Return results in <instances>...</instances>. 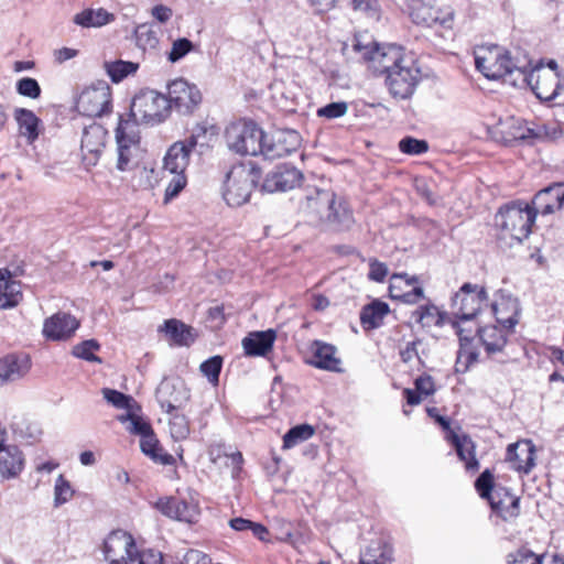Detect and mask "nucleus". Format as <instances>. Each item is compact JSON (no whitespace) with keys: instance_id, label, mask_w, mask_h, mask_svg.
<instances>
[{"instance_id":"nucleus-1","label":"nucleus","mask_w":564,"mask_h":564,"mask_svg":"<svg viewBox=\"0 0 564 564\" xmlns=\"http://www.w3.org/2000/svg\"><path fill=\"white\" fill-rule=\"evenodd\" d=\"M354 50L370 63L375 72L386 75L384 83L393 98L408 99L414 94L422 79L421 69L414 56L402 46H379L377 43L364 45L357 41Z\"/></svg>"},{"instance_id":"nucleus-2","label":"nucleus","mask_w":564,"mask_h":564,"mask_svg":"<svg viewBox=\"0 0 564 564\" xmlns=\"http://www.w3.org/2000/svg\"><path fill=\"white\" fill-rule=\"evenodd\" d=\"M535 220V210L530 205L512 203L500 208L495 221L500 230L501 239H510L518 243L527 239ZM512 245V242H510Z\"/></svg>"},{"instance_id":"nucleus-3","label":"nucleus","mask_w":564,"mask_h":564,"mask_svg":"<svg viewBox=\"0 0 564 564\" xmlns=\"http://www.w3.org/2000/svg\"><path fill=\"white\" fill-rule=\"evenodd\" d=\"M261 177V171L253 164H238L227 173L223 196L229 206H241L250 198L252 189Z\"/></svg>"},{"instance_id":"nucleus-4","label":"nucleus","mask_w":564,"mask_h":564,"mask_svg":"<svg viewBox=\"0 0 564 564\" xmlns=\"http://www.w3.org/2000/svg\"><path fill=\"white\" fill-rule=\"evenodd\" d=\"M263 138L264 131L251 120L232 122L225 131L227 147L240 155H261Z\"/></svg>"},{"instance_id":"nucleus-5","label":"nucleus","mask_w":564,"mask_h":564,"mask_svg":"<svg viewBox=\"0 0 564 564\" xmlns=\"http://www.w3.org/2000/svg\"><path fill=\"white\" fill-rule=\"evenodd\" d=\"M476 68L488 79H499L511 76L518 72L521 76V68L525 65H517L509 52L500 46L480 47L475 54Z\"/></svg>"},{"instance_id":"nucleus-6","label":"nucleus","mask_w":564,"mask_h":564,"mask_svg":"<svg viewBox=\"0 0 564 564\" xmlns=\"http://www.w3.org/2000/svg\"><path fill=\"white\" fill-rule=\"evenodd\" d=\"M131 117L143 123H159L170 115V104L165 95L153 89H143L132 99Z\"/></svg>"},{"instance_id":"nucleus-7","label":"nucleus","mask_w":564,"mask_h":564,"mask_svg":"<svg viewBox=\"0 0 564 564\" xmlns=\"http://www.w3.org/2000/svg\"><path fill=\"white\" fill-rule=\"evenodd\" d=\"M487 301L488 295L485 288L465 283L452 299L453 314L459 322L471 321Z\"/></svg>"},{"instance_id":"nucleus-8","label":"nucleus","mask_w":564,"mask_h":564,"mask_svg":"<svg viewBox=\"0 0 564 564\" xmlns=\"http://www.w3.org/2000/svg\"><path fill=\"white\" fill-rule=\"evenodd\" d=\"M522 82L531 86L535 96L544 101L554 100L563 87L558 73H542L540 67L529 69L528 65L521 68Z\"/></svg>"},{"instance_id":"nucleus-9","label":"nucleus","mask_w":564,"mask_h":564,"mask_svg":"<svg viewBox=\"0 0 564 564\" xmlns=\"http://www.w3.org/2000/svg\"><path fill=\"white\" fill-rule=\"evenodd\" d=\"M135 549L133 536L123 530L112 531L104 542V554L109 564L134 563Z\"/></svg>"},{"instance_id":"nucleus-10","label":"nucleus","mask_w":564,"mask_h":564,"mask_svg":"<svg viewBox=\"0 0 564 564\" xmlns=\"http://www.w3.org/2000/svg\"><path fill=\"white\" fill-rule=\"evenodd\" d=\"M261 155L267 160L284 158L296 151L301 144L300 134L292 129L278 130L272 134L264 132Z\"/></svg>"},{"instance_id":"nucleus-11","label":"nucleus","mask_w":564,"mask_h":564,"mask_svg":"<svg viewBox=\"0 0 564 564\" xmlns=\"http://www.w3.org/2000/svg\"><path fill=\"white\" fill-rule=\"evenodd\" d=\"M166 98L170 104V110L174 108L183 115L193 112L202 101L198 88L182 78L175 79L169 85Z\"/></svg>"},{"instance_id":"nucleus-12","label":"nucleus","mask_w":564,"mask_h":564,"mask_svg":"<svg viewBox=\"0 0 564 564\" xmlns=\"http://www.w3.org/2000/svg\"><path fill=\"white\" fill-rule=\"evenodd\" d=\"M106 139L107 130L99 123L93 122L83 129L80 152L87 170L98 163L106 147Z\"/></svg>"},{"instance_id":"nucleus-13","label":"nucleus","mask_w":564,"mask_h":564,"mask_svg":"<svg viewBox=\"0 0 564 564\" xmlns=\"http://www.w3.org/2000/svg\"><path fill=\"white\" fill-rule=\"evenodd\" d=\"M111 93L108 85L88 87L77 98L76 108L87 117H100L109 111Z\"/></svg>"},{"instance_id":"nucleus-14","label":"nucleus","mask_w":564,"mask_h":564,"mask_svg":"<svg viewBox=\"0 0 564 564\" xmlns=\"http://www.w3.org/2000/svg\"><path fill=\"white\" fill-rule=\"evenodd\" d=\"M155 397L161 408L170 413L188 401L189 391L178 379H164L156 388Z\"/></svg>"},{"instance_id":"nucleus-15","label":"nucleus","mask_w":564,"mask_h":564,"mask_svg":"<svg viewBox=\"0 0 564 564\" xmlns=\"http://www.w3.org/2000/svg\"><path fill=\"white\" fill-rule=\"evenodd\" d=\"M506 460L520 474H529L535 466V446L530 440L508 445Z\"/></svg>"},{"instance_id":"nucleus-16","label":"nucleus","mask_w":564,"mask_h":564,"mask_svg":"<svg viewBox=\"0 0 564 564\" xmlns=\"http://www.w3.org/2000/svg\"><path fill=\"white\" fill-rule=\"evenodd\" d=\"M303 175L294 166L282 165L269 173L262 184L268 193L286 192L300 184Z\"/></svg>"},{"instance_id":"nucleus-17","label":"nucleus","mask_w":564,"mask_h":564,"mask_svg":"<svg viewBox=\"0 0 564 564\" xmlns=\"http://www.w3.org/2000/svg\"><path fill=\"white\" fill-rule=\"evenodd\" d=\"M530 207L535 210V215H551L564 209V184L555 183L541 189L535 194Z\"/></svg>"},{"instance_id":"nucleus-18","label":"nucleus","mask_w":564,"mask_h":564,"mask_svg":"<svg viewBox=\"0 0 564 564\" xmlns=\"http://www.w3.org/2000/svg\"><path fill=\"white\" fill-rule=\"evenodd\" d=\"M79 327L78 319L65 312H58L45 319L43 335L52 340H64L73 336Z\"/></svg>"},{"instance_id":"nucleus-19","label":"nucleus","mask_w":564,"mask_h":564,"mask_svg":"<svg viewBox=\"0 0 564 564\" xmlns=\"http://www.w3.org/2000/svg\"><path fill=\"white\" fill-rule=\"evenodd\" d=\"M335 193L327 189L311 188L304 196L300 198V209L307 214L314 215L319 220L324 216L325 212L333 208V198Z\"/></svg>"},{"instance_id":"nucleus-20","label":"nucleus","mask_w":564,"mask_h":564,"mask_svg":"<svg viewBox=\"0 0 564 564\" xmlns=\"http://www.w3.org/2000/svg\"><path fill=\"white\" fill-rule=\"evenodd\" d=\"M158 507L161 512L169 518L193 523L197 520L199 509L196 503L187 502L177 498H167L160 500Z\"/></svg>"},{"instance_id":"nucleus-21","label":"nucleus","mask_w":564,"mask_h":564,"mask_svg":"<svg viewBox=\"0 0 564 564\" xmlns=\"http://www.w3.org/2000/svg\"><path fill=\"white\" fill-rule=\"evenodd\" d=\"M31 368V359L26 354H11L0 359L1 382L15 381L24 377Z\"/></svg>"},{"instance_id":"nucleus-22","label":"nucleus","mask_w":564,"mask_h":564,"mask_svg":"<svg viewBox=\"0 0 564 564\" xmlns=\"http://www.w3.org/2000/svg\"><path fill=\"white\" fill-rule=\"evenodd\" d=\"M446 440L452 443L462 462L465 463V469L475 473L479 469V462L475 457V444L467 435H458L455 431H449Z\"/></svg>"},{"instance_id":"nucleus-23","label":"nucleus","mask_w":564,"mask_h":564,"mask_svg":"<svg viewBox=\"0 0 564 564\" xmlns=\"http://www.w3.org/2000/svg\"><path fill=\"white\" fill-rule=\"evenodd\" d=\"M492 510L505 521L516 519L520 513V499L508 492L505 488L495 490L494 498L489 501Z\"/></svg>"},{"instance_id":"nucleus-24","label":"nucleus","mask_w":564,"mask_h":564,"mask_svg":"<svg viewBox=\"0 0 564 564\" xmlns=\"http://www.w3.org/2000/svg\"><path fill=\"white\" fill-rule=\"evenodd\" d=\"M24 458L15 445L0 447V476L4 479L17 477L23 469Z\"/></svg>"},{"instance_id":"nucleus-25","label":"nucleus","mask_w":564,"mask_h":564,"mask_svg":"<svg viewBox=\"0 0 564 564\" xmlns=\"http://www.w3.org/2000/svg\"><path fill=\"white\" fill-rule=\"evenodd\" d=\"M275 338L273 329L253 332L242 339V347L248 356H265L272 349Z\"/></svg>"},{"instance_id":"nucleus-26","label":"nucleus","mask_w":564,"mask_h":564,"mask_svg":"<svg viewBox=\"0 0 564 564\" xmlns=\"http://www.w3.org/2000/svg\"><path fill=\"white\" fill-rule=\"evenodd\" d=\"M312 351L311 365L328 371H340V360L335 356L336 348L333 345L315 340L312 344Z\"/></svg>"},{"instance_id":"nucleus-27","label":"nucleus","mask_w":564,"mask_h":564,"mask_svg":"<svg viewBox=\"0 0 564 564\" xmlns=\"http://www.w3.org/2000/svg\"><path fill=\"white\" fill-rule=\"evenodd\" d=\"M159 330L164 332L175 346H189L196 338L194 328L176 318L165 321Z\"/></svg>"},{"instance_id":"nucleus-28","label":"nucleus","mask_w":564,"mask_h":564,"mask_svg":"<svg viewBox=\"0 0 564 564\" xmlns=\"http://www.w3.org/2000/svg\"><path fill=\"white\" fill-rule=\"evenodd\" d=\"M14 119L19 127V133L24 137L29 143L34 142L39 137V127L41 123L36 115L32 110L17 108L14 110Z\"/></svg>"},{"instance_id":"nucleus-29","label":"nucleus","mask_w":564,"mask_h":564,"mask_svg":"<svg viewBox=\"0 0 564 564\" xmlns=\"http://www.w3.org/2000/svg\"><path fill=\"white\" fill-rule=\"evenodd\" d=\"M140 449L154 463L161 465H171L174 460L172 455L164 452L153 430L140 438Z\"/></svg>"},{"instance_id":"nucleus-30","label":"nucleus","mask_w":564,"mask_h":564,"mask_svg":"<svg viewBox=\"0 0 564 564\" xmlns=\"http://www.w3.org/2000/svg\"><path fill=\"white\" fill-rule=\"evenodd\" d=\"M189 163V154L186 152L185 145L175 142L170 147L164 156V171L169 173L184 174Z\"/></svg>"},{"instance_id":"nucleus-31","label":"nucleus","mask_w":564,"mask_h":564,"mask_svg":"<svg viewBox=\"0 0 564 564\" xmlns=\"http://www.w3.org/2000/svg\"><path fill=\"white\" fill-rule=\"evenodd\" d=\"M333 208L325 212L322 221L335 225L338 230H347L354 224L352 213L343 202H337L336 196L333 198Z\"/></svg>"},{"instance_id":"nucleus-32","label":"nucleus","mask_w":564,"mask_h":564,"mask_svg":"<svg viewBox=\"0 0 564 564\" xmlns=\"http://www.w3.org/2000/svg\"><path fill=\"white\" fill-rule=\"evenodd\" d=\"M113 14L102 8H98L83 10L74 15L73 21L83 28H100L113 21Z\"/></svg>"},{"instance_id":"nucleus-33","label":"nucleus","mask_w":564,"mask_h":564,"mask_svg":"<svg viewBox=\"0 0 564 564\" xmlns=\"http://www.w3.org/2000/svg\"><path fill=\"white\" fill-rule=\"evenodd\" d=\"M476 333L488 354L501 351L507 343L505 333L497 326H485Z\"/></svg>"},{"instance_id":"nucleus-34","label":"nucleus","mask_w":564,"mask_h":564,"mask_svg":"<svg viewBox=\"0 0 564 564\" xmlns=\"http://www.w3.org/2000/svg\"><path fill=\"white\" fill-rule=\"evenodd\" d=\"M389 313V305L381 301H373L366 305L360 313V322L366 329L377 328L382 324Z\"/></svg>"},{"instance_id":"nucleus-35","label":"nucleus","mask_w":564,"mask_h":564,"mask_svg":"<svg viewBox=\"0 0 564 564\" xmlns=\"http://www.w3.org/2000/svg\"><path fill=\"white\" fill-rule=\"evenodd\" d=\"M491 307L497 322L503 327L512 329L518 324L519 312L517 301L508 299L499 304L492 303Z\"/></svg>"},{"instance_id":"nucleus-36","label":"nucleus","mask_w":564,"mask_h":564,"mask_svg":"<svg viewBox=\"0 0 564 564\" xmlns=\"http://www.w3.org/2000/svg\"><path fill=\"white\" fill-rule=\"evenodd\" d=\"M117 169L121 172L130 171L139 163L141 155L140 143L117 142Z\"/></svg>"},{"instance_id":"nucleus-37","label":"nucleus","mask_w":564,"mask_h":564,"mask_svg":"<svg viewBox=\"0 0 564 564\" xmlns=\"http://www.w3.org/2000/svg\"><path fill=\"white\" fill-rule=\"evenodd\" d=\"M410 17L415 24L425 26H434L436 17V8L425 2L424 0H410L409 4Z\"/></svg>"},{"instance_id":"nucleus-38","label":"nucleus","mask_w":564,"mask_h":564,"mask_svg":"<svg viewBox=\"0 0 564 564\" xmlns=\"http://www.w3.org/2000/svg\"><path fill=\"white\" fill-rule=\"evenodd\" d=\"M141 121L131 117V111L124 118L120 116L119 123L116 129V142L140 143L139 123Z\"/></svg>"},{"instance_id":"nucleus-39","label":"nucleus","mask_w":564,"mask_h":564,"mask_svg":"<svg viewBox=\"0 0 564 564\" xmlns=\"http://www.w3.org/2000/svg\"><path fill=\"white\" fill-rule=\"evenodd\" d=\"M392 561V550L384 543L372 542L365 551L360 552L358 564H387Z\"/></svg>"},{"instance_id":"nucleus-40","label":"nucleus","mask_w":564,"mask_h":564,"mask_svg":"<svg viewBox=\"0 0 564 564\" xmlns=\"http://www.w3.org/2000/svg\"><path fill=\"white\" fill-rule=\"evenodd\" d=\"M412 318L422 327L442 326L444 314L432 303L419 306L412 312Z\"/></svg>"},{"instance_id":"nucleus-41","label":"nucleus","mask_w":564,"mask_h":564,"mask_svg":"<svg viewBox=\"0 0 564 564\" xmlns=\"http://www.w3.org/2000/svg\"><path fill=\"white\" fill-rule=\"evenodd\" d=\"M415 390L404 389L406 402L410 405L421 403L423 397H429L435 392V383L431 376L423 375L415 379Z\"/></svg>"},{"instance_id":"nucleus-42","label":"nucleus","mask_w":564,"mask_h":564,"mask_svg":"<svg viewBox=\"0 0 564 564\" xmlns=\"http://www.w3.org/2000/svg\"><path fill=\"white\" fill-rule=\"evenodd\" d=\"M135 410L137 409H133L130 412L118 415L117 420L122 424H126V429L129 433L139 435L141 438L153 429L148 421L137 413Z\"/></svg>"},{"instance_id":"nucleus-43","label":"nucleus","mask_w":564,"mask_h":564,"mask_svg":"<svg viewBox=\"0 0 564 564\" xmlns=\"http://www.w3.org/2000/svg\"><path fill=\"white\" fill-rule=\"evenodd\" d=\"M22 299L21 285L15 281H4L0 284V310L11 308Z\"/></svg>"},{"instance_id":"nucleus-44","label":"nucleus","mask_w":564,"mask_h":564,"mask_svg":"<svg viewBox=\"0 0 564 564\" xmlns=\"http://www.w3.org/2000/svg\"><path fill=\"white\" fill-rule=\"evenodd\" d=\"M502 132L506 134L507 141L512 140H532L534 139V128L525 127L520 119L511 118L505 124Z\"/></svg>"},{"instance_id":"nucleus-45","label":"nucleus","mask_w":564,"mask_h":564,"mask_svg":"<svg viewBox=\"0 0 564 564\" xmlns=\"http://www.w3.org/2000/svg\"><path fill=\"white\" fill-rule=\"evenodd\" d=\"M315 433V429L310 424H300L290 429L283 436V447L292 448L297 444L310 440Z\"/></svg>"},{"instance_id":"nucleus-46","label":"nucleus","mask_w":564,"mask_h":564,"mask_svg":"<svg viewBox=\"0 0 564 564\" xmlns=\"http://www.w3.org/2000/svg\"><path fill=\"white\" fill-rule=\"evenodd\" d=\"M138 67L137 63L121 59L105 63V69L113 83H119L128 75L135 73Z\"/></svg>"},{"instance_id":"nucleus-47","label":"nucleus","mask_w":564,"mask_h":564,"mask_svg":"<svg viewBox=\"0 0 564 564\" xmlns=\"http://www.w3.org/2000/svg\"><path fill=\"white\" fill-rule=\"evenodd\" d=\"M102 395L108 403L112 404L117 409H124L127 412H130L133 409L140 410L132 397L117 390L105 388L102 389Z\"/></svg>"},{"instance_id":"nucleus-48","label":"nucleus","mask_w":564,"mask_h":564,"mask_svg":"<svg viewBox=\"0 0 564 564\" xmlns=\"http://www.w3.org/2000/svg\"><path fill=\"white\" fill-rule=\"evenodd\" d=\"M74 492L75 491L70 482L64 477V475H58L54 486V506L61 507L68 502L73 498Z\"/></svg>"},{"instance_id":"nucleus-49","label":"nucleus","mask_w":564,"mask_h":564,"mask_svg":"<svg viewBox=\"0 0 564 564\" xmlns=\"http://www.w3.org/2000/svg\"><path fill=\"white\" fill-rule=\"evenodd\" d=\"M99 348L100 345L97 340L87 339L73 347V355L87 361L101 362V359L94 354Z\"/></svg>"},{"instance_id":"nucleus-50","label":"nucleus","mask_w":564,"mask_h":564,"mask_svg":"<svg viewBox=\"0 0 564 564\" xmlns=\"http://www.w3.org/2000/svg\"><path fill=\"white\" fill-rule=\"evenodd\" d=\"M135 39L143 50L155 48L159 44L158 33L151 25L142 24L135 30Z\"/></svg>"},{"instance_id":"nucleus-51","label":"nucleus","mask_w":564,"mask_h":564,"mask_svg":"<svg viewBox=\"0 0 564 564\" xmlns=\"http://www.w3.org/2000/svg\"><path fill=\"white\" fill-rule=\"evenodd\" d=\"M419 283V278L416 275L410 276L406 273H395L390 279L389 292L390 296L393 299L401 292H404V288H410L414 284Z\"/></svg>"},{"instance_id":"nucleus-52","label":"nucleus","mask_w":564,"mask_h":564,"mask_svg":"<svg viewBox=\"0 0 564 564\" xmlns=\"http://www.w3.org/2000/svg\"><path fill=\"white\" fill-rule=\"evenodd\" d=\"M475 487L481 498H485L488 501H490L491 498H494V494L496 490L494 489L492 473L489 469L484 470L476 479Z\"/></svg>"},{"instance_id":"nucleus-53","label":"nucleus","mask_w":564,"mask_h":564,"mask_svg":"<svg viewBox=\"0 0 564 564\" xmlns=\"http://www.w3.org/2000/svg\"><path fill=\"white\" fill-rule=\"evenodd\" d=\"M170 433L175 441H183L189 435V423L182 414H174L170 420Z\"/></svg>"},{"instance_id":"nucleus-54","label":"nucleus","mask_w":564,"mask_h":564,"mask_svg":"<svg viewBox=\"0 0 564 564\" xmlns=\"http://www.w3.org/2000/svg\"><path fill=\"white\" fill-rule=\"evenodd\" d=\"M223 366V359L220 356H214L209 359L205 360L200 365V371L205 377H207L208 381L213 384H217L219 380V373Z\"/></svg>"},{"instance_id":"nucleus-55","label":"nucleus","mask_w":564,"mask_h":564,"mask_svg":"<svg viewBox=\"0 0 564 564\" xmlns=\"http://www.w3.org/2000/svg\"><path fill=\"white\" fill-rule=\"evenodd\" d=\"M563 135V129L557 122H550L534 129V139L555 141Z\"/></svg>"},{"instance_id":"nucleus-56","label":"nucleus","mask_w":564,"mask_h":564,"mask_svg":"<svg viewBox=\"0 0 564 564\" xmlns=\"http://www.w3.org/2000/svg\"><path fill=\"white\" fill-rule=\"evenodd\" d=\"M15 89L19 95L31 99H37L41 96V87L36 79L23 77L17 82Z\"/></svg>"},{"instance_id":"nucleus-57","label":"nucleus","mask_w":564,"mask_h":564,"mask_svg":"<svg viewBox=\"0 0 564 564\" xmlns=\"http://www.w3.org/2000/svg\"><path fill=\"white\" fill-rule=\"evenodd\" d=\"M508 564H541L542 560L536 556L531 550L520 547L516 552L508 554Z\"/></svg>"},{"instance_id":"nucleus-58","label":"nucleus","mask_w":564,"mask_h":564,"mask_svg":"<svg viewBox=\"0 0 564 564\" xmlns=\"http://www.w3.org/2000/svg\"><path fill=\"white\" fill-rule=\"evenodd\" d=\"M399 149L405 154L419 155L425 153L429 150V145L424 140L406 137L399 142Z\"/></svg>"},{"instance_id":"nucleus-59","label":"nucleus","mask_w":564,"mask_h":564,"mask_svg":"<svg viewBox=\"0 0 564 564\" xmlns=\"http://www.w3.org/2000/svg\"><path fill=\"white\" fill-rule=\"evenodd\" d=\"M348 110L346 101L330 102L317 109V116L327 119H336L345 116Z\"/></svg>"},{"instance_id":"nucleus-60","label":"nucleus","mask_w":564,"mask_h":564,"mask_svg":"<svg viewBox=\"0 0 564 564\" xmlns=\"http://www.w3.org/2000/svg\"><path fill=\"white\" fill-rule=\"evenodd\" d=\"M173 177L165 188L164 203H169L175 198L185 187L187 180L185 174L171 173Z\"/></svg>"},{"instance_id":"nucleus-61","label":"nucleus","mask_w":564,"mask_h":564,"mask_svg":"<svg viewBox=\"0 0 564 564\" xmlns=\"http://www.w3.org/2000/svg\"><path fill=\"white\" fill-rule=\"evenodd\" d=\"M193 50V43L186 39H177L172 44V50L169 53V61L175 63L183 58L187 53Z\"/></svg>"},{"instance_id":"nucleus-62","label":"nucleus","mask_w":564,"mask_h":564,"mask_svg":"<svg viewBox=\"0 0 564 564\" xmlns=\"http://www.w3.org/2000/svg\"><path fill=\"white\" fill-rule=\"evenodd\" d=\"M351 7L355 11H360L370 18H379L378 0H351Z\"/></svg>"},{"instance_id":"nucleus-63","label":"nucleus","mask_w":564,"mask_h":564,"mask_svg":"<svg viewBox=\"0 0 564 564\" xmlns=\"http://www.w3.org/2000/svg\"><path fill=\"white\" fill-rule=\"evenodd\" d=\"M410 288H411L410 290H405L404 292H401L393 299L400 300L406 304H415L419 301H421L422 299H424V290L422 286L414 284Z\"/></svg>"},{"instance_id":"nucleus-64","label":"nucleus","mask_w":564,"mask_h":564,"mask_svg":"<svg viewBox=\"0 0 564 564\" xmlns=\"http://www.w3.org/2000/svg\"><path fill=\"white\" fill-rule=\"evenodd\" d=\"M370 270L368 276L376 282H383L388 275V268L384 263L373 260L369 264Z\"/></svg>"}]
</instances>
